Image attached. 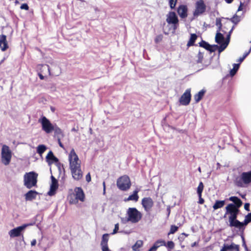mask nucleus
Returning <instances> with one entry per match:
<instances>
[{
	"label": "nucleus",
	"instance_id": "47",
	"mask_svg": "<svg viewBox=\"0 0 251 251\" xmlns=\"http://www.w3.org/2000/svg\"><path fill=\"white\" fill-rule=\"evenodd\" d=\"M102 251H111L108 246V244H100Z\"/></svg>",
	"mask_w": 251,
	"mask_h": 251
},
{
	"label": "nucleus",
	"instance_id": "2",
	"mask_svg": "<svg viewBox=\"0 0 251 251\" xmlns=\"http://www.w3.org/2000/svg\"><path fill=\"white\" fill-rule=\"evenodd\" d=\"M166 22L168 25L164 28V33L166 35H168L170 32L174 33L179 26L178 17H167Z\"/></svg>",
	"mask_w": 251,
	"mask_h": 251
},
{
	"label": "nucleus",
	"instance_id": "8",
	"mask_svg": "<svg viewBox=\"0 0 251 251\" xmlns=\"http://www.w3.org/2000/svg\"><path fill=\"white\" fill-rule=\"evenodd\" d=\"M1 155V162L6 166L9 165L12 157V152L8 146L6 145L2 146Z\"/></svg>",
	"mask_w": 251,
	"mask_h": 251
},
{
	"label": "nucleus",
	"instance_id": "43",
	"mask_svg": "<svg viewBox=\"0 0 251 251\" xmlns=\"http://www.w3.org/2000/svg\"><path fill=\"white\" fill-rule=\"evenodd\" d=\"M241 237L242 241V246L244 248L245 251H249V250L246 245L245 239L243 234H241Z\"/></svg>",
	"mask_w": 251,
	"mask_h": 251
},
{
	"label": "nucleus",
	"instance_id": "61",
	"mask_svg": "<svg viewBox=\"0 0 251 251\" xmlns=\"http://www.w3.org/2000/svg\"><path fill=\"white\" fill-rule=\"evenodd\" d=\"M251 51V48L249 50L248 52H246L244 53V54L243 55V57L245 59V58L250 54V52Z\"/></svg>",
	"mask_w": 251,
	"mask_h": 251
},
{
	"label": "nucleus",
	"instance_id": "21",
	"mask_svg": "<svg viewBox=\"0 0 251 251\" xmlns=\"http://www.w3.org/2000/svg\"><path fill=\"white\" fill-rule=\"evenodd\" d=\"M139 191V189L138 188L136 189L133 192V194L129 195L127 198H126L124 200L125 201H133L135 202L137 201L139 199V196L138 193Z\"/></svg>",
	"mask_w": 251,
	"mask_h": 251
},
{
	"label": "nucleus",
	"instance_id": "9",
	"mask_svg": "<svg viewBox=\"0 0 251 251\" xmlns=\"http://www.w3.org/2000/svg\"><path fill=\"white\" fill-rule=\"evenodd\" d=\"M191 100L190 89H187L179 99V102L182 105H188Z\"/></svg>",
	"mask_w": 251,
	"mask_h": 251
},
{
	"label": "nucleus",
	"instance_id": "46",
	"mask_svg": "<svg viewBox=\"0 0 251 251\" xmlns=\"http://www.w3.org/2000/svg\"><path fill=\"white\" fill-rule=\"evenodd\" d=\"M162 39H163V35L162 34H159L156 36V37L154 39V42L155 43L158 44L162 40Z\"/></svg>",
	"mask_w": 251,
	"mask_h": 251
},
{
	"label": "nucleus",
	"instance_id": "60",
	"mask_svg": "<svg viewBox=\"0 0 251 251\" xmlns=\"http://www.w3.org/2000/svg\"><path fill=\"white\" fill-rule=\"evenodd\" d=\"M222 26H218V29L217 30V32H220V31H222V32L224 33H226V31L222 29Z\"/></svg>",
	"mask_w": 251,
	"mask_h": 251
},
{
	"label": "nucleus",
	"instance_id": "5",
	"mask_svg": "<svg viewBox=\"0 0 251 251\" xmlns=\"http://www.w3.org/2000/svg\"><path fill=\"white\" fill-rule=\"evenodd\" d=\"M35 220L29 223L24 224L22 226L15 227L9 231V235L11 238L20 237L22 235L25 229L29 226H32L35 224Z\"/></svg>",
	"mask_w": 251,
	"mask_h": 251
},
{
	"label": "nucleus",
	"instance_id": "23",
	"mask_svg": "<svg viewBox=\"0 0 251 251\" xmlns=\"http://www.w3.org/2000/svg\"><path fill=\"white\" fill-rule=\"evenodd\" d=\"M159 244H161V246H165L166 242L164 240L159 239L157 240L152 245L151 247L148 251H156L158 247H159Z\"/></svg>",
	"mask_w": 251,
	"mask_h": 251
},
{
	"label": "nucleus",
	"instance_id": "64",
	"mask_svg": "<svg viewBox=\"0 0 251 251\" xmlns=\"http://www.w3.org/2000/svg\"><path fill=\"white\" fill-rule=\"evenodd\" d=\"M43 67L45 69H47L48 71V72H49V73H50V67L48 65H43Z\"/></svg>",
	"mask_w": 251,
	"mask_h": 251
},
{
	"label": "nucleus",
	"instance_id": "17",
	"mask_svg": "<svg viewBox=\"0 0 251 251\" xmlns=\"http://www.w3.org/2000/svg\"><path fill=\"white\" fill-rule=\"evenodd\" d=\"M204 188V185L202 182H200L197 189V193L199 197L198 203L202 204L204 202V200L202 198V193Z\"/></svg>",
	"mask_w": 251,
	"mask_h": 251
},
{
	"label": "nucleus",
	"instance_id": "29",
	"mask_svg": "<svg viewBox=\"0 0 251 251\" xmlns=\"http://www.w3.org/2000/svg\"><path fill=\"white\" fill-rule=\"evenodd\" d=\"M226 203V200H216L213 205L214 210L223 207Z\"/></svg>",
	"mask_w": 251,
	"mask_h": 251
},
{
	"label": "nucleus",
	"instance_id": "50",
	"mask_svg": "<svg viewBox=\"0 0 251 251\" xmlns=\"http://www.w3.org/2000/svg\"><path fill=\"white\" fill-rule=\"evenodd\" d=\"M230 37H231V35H230V33L227 34L226 36V39L224 40V41L223 42L225 43L226 44L228 45V44L230 42Z\"/></svg>",
	"mask_w": 251,
	"mask_h": 251
},
{
	"label": "nucleus",
	"instance_id": "33",
	"mask_svg": "<svg viewBox=\"0 0 251 251\" xmlns=\"http://www.w3.org/2000/svg\"><path fill=\"white\" fill-rule=\"evenodd\" d=\"M47 147L44 144H40L36 148V152L39 155L42 154L47 150Z\"/></svg>",
	"mask_w": 251,
	"mask_h": 251
},
{
	"label": "nucleus",
	"instance_id": "45",
	"mask_svg": "<svg viewBox=\"0 0 251 251\" xmlns=\"http://www.w3.org/2000/svg\"><path fill=\"white\" fill-rule=\"evenodd\" d=\"M54 164H55V165L57 166V167L58 169V171L60 173H61L62 168L64 171V165L63 164L59 162V160L58 161V162L57 163H55Z\"/></svg>",
	"mask_w": 251,
	"mask_h": 251
},
{
	"label": "nucleus",
	"instance_id": "39",
	"mask_svg": "<svg viewBox=\"0 0 251 251\" xmlns=\"http://www.w3.org/2000/svg\"><path fill=\"white\" fill-rule=\"evenodd\" d=\"M109 234L108 233H105L103 234L102 236L100 244H107L109 240Z\"/></svg>",
	"mask_w": 251,
	"mask_h": 251
},
{
	"label": "nucleus",
	"instance_id": "30",
	"mask_svg": "<svg viewBox=\"0 0 251 251\" xmlns=\"http://www.w3.org/2000/svg\"><path fill=\"white\" fill-rule=\"evenodd\" d=\"M69 159L73 160L74 162H78L79 158L74 149H72L70 151L69 155Z\"/></svg>",
	"mask_w": 251,
	"mask_h": 251
},
{
	"label": "nucleus",
	"instance_id": "4",
	"mask_svg": "<svg viewBox=\"0 0 251 251\" xmlns=\"http://www.w3.org/2000/svg\"><path fill=\"white\" fill-rule=\"evenodd\" d=\"M127 221L132 223L139 222L142 218V214L135 207H129L126 211Z\"/></svg>",
	"mask_w": 251,
	"mask_h": 251
},
{
	"label": "nucleus",
	"instance_id": "10",
	"mask_svg": "<svg viewBox=\"0 0 251 251\" xmlns=\"http://www.w3.org/2000/svg\"><path fill=\"white\" fill-rule=\"evenodd\" d=\"M206 9V5L203 0H199L196 3V9L193 13V16H198L203 14Z\"/></svg>",
	"mask_w": 251,
	"mask_h": 251
},
{
	"label": "nucleus",
	"instance_id": "38",
	"mask_svg": "<svg viewBox=\"0 0 251 251\" xmlns=\"http://www.w3.org/2000/svg\"><path fill=\"white\" fill-rule=\"evenodd\" d=\"M228 249L229 251H239V246L232 243L230 245H228Z\"/></svg>",
	"mask_w": 251,
	"mask_h": 251
},
{
	"label": "nucleus",
	"instance_id": "63",
	"mask_svg": "<svg viewBox=\"0 0 251 251\" xmlns=\"http://www.w3.org/2000/svg\"><path fill=\"white\" fill-rule=\"evenodd\" d=\"M245 217H247V219L249 220L251 222V212L249 213L247 215L245 216Z\"/></svg>",
	"mask_w": 251,
	"mask_h": 251
},
{
	"label": "nucleus",
	"instance_id": "1",
	"mask_svg": "<svg viewBox=\"0 0 251 251\" xmlns=\"http://www.w3.org/2000/svg\"><path fill=\"white\" fill-rule=\"evenodd\" d=\"M38 174L34 171L26 173L24 176V185L27 189L37 186Z\"/></svg>",
	"mask_w": 251,
	"mask_h": 251
},
{
	"label": "nucleus",
	"instance_id": "48",
	"mask_svg": "<svg viewBox=\"0 0 251 251\" xmlns=\"http://www.w3.org/2000/svg\"><path fill=\"white\" fill-rule=\"evenodd\" d=\"M177 0H169V4L171 9L175 8Z\"/></svg>",
	"mask_w": 251,
	"mask_h": 251
},
{
	"label": "nucleus",
	"instance_id": "7",
	"mask_svg": "<svg viewBox=\"0 0 251 251\" xmlns=\"http://www.w3.org/2000/svg\"><path fill=\"white\" fill-rule=\"evenodd\" d=\"M131 185L130 178L127 175L122 176L117 179V187L122 191H126L128 190L130 188Z\"/></svg>",
	"mask_w": 251,
	"mask_h": 251
},
{
	"label": "nucleus",
	"instance_id": "26",
	"mask_svg": "<svg viewBox=\"0 0 251 251\" xmlns=\"http://www.w3.org/2000/svg\"><path fill=\"white\" fill-rule=\"evenodd\" d=\"M206 92V90L204 89H202L200 91H199L198 93L195 94L194 96V100H195L196 103L199 102L203 97L205 93Z\"/></svg>",
	"mask_w": 251,
	"mask_h": 251
},
{
	"label": "nucleus",
	"instance_id": "52",
	"mask_svg": "<svg viewBox=\"0 0 251 251\" xmlns=\"http://www.w3.org/2000/svg\"><path fill=\"white\" fill-rule=\"evenodd\" d=\"M216 25L217 26H223V24L222 23V20L220 18H217L216 20Z\"/></svg>",
	"mask_w": 251,
	"mask_h": 251
},
{
	"label": "nucleus",
	"instance_id": "16",
	"mask_svg": "<svg viewBox=\"0 0 251 251\" xmlns=\"http://www.w3.org/2000/svg\"><path fill=\"white\" fill-rule=\"evenodd\" d=\"M75 199L83 202L85 200V194L81 187H77L75 189Z\"/></svg>",
	"mask_w": 251,
	"mask_h": 251
},
{
	"label": "nucleus",
	"instance_id": "35",
	"mask_svg": "<svg viewBox=\"0 0 251 251\" xmlns=\"http://www.w3.org/2000/svg\"><path fill=\"white\" fill-rule=\"evenodd\" d=\"M143 242L142 240H137L136 242L132 247L134 251H139V248L143 246Z\"/></svg>",
	"mask_w": 251,
	"mask_h": 251
},
{
	"label": "nucleus",
	"instance_id": "36",
	"mask_svg": "<svg viewBox=\"0 0 251 251\" xmlns=\"http://www.w3.org/2000/svg\"><path fill=\"white\" fill-rule=\"evenodd\" d=\"M233 68L230 70V75L231 76H233L238 71L239 67H240V63L236 64L234 63L233 65Z\"/></svg>",
	"mask_w": 251,
	"mask_h": 251
},
{
	"label": "nucleus",
	"instance_id": "12",
	"mask_svg": "<svg viewBox=\"0 0 251 251\" xmlns=\"http://www.w3.org/2000/svg\"><path fill=\"white\" fill-rule=\"evenodd\" d=\"M141 204L145 210L148 212L153 206V201L151 197H145L142 200Z\"/></svg>",
	"mask_w": 251,
	"mask_h": 251
},
{
	"label": "nucleus",
	"instance_id": "22",
	"mask_svg": "<svg viewBox=\"0 0 251 251\" xmlns=\"http://www.w3.org/2000/svg\"><path fill=\"white\" fill-rule=\"evenodd\" d=\"M188 8L186 5H180L177 8L178 16H187Z\"/></svg>",
	"mask_w": 251,
	"mask_h": 251
},
{
	"label": "nucleus",
	"instance_id": "41",
	"mask_svg": "<svg viewBox=\"0 0 251 251\" xmlns=\"http://www.w3.org/2000/svg\"><path fill=\"white\" fill-rule=\"evenodd\" d=\"M178 229V227L175 225H172L171 226L170 231L168 233V235L174 234L176 233Z\"/></svg>",
	"mask_w": 251,
	"mask_h": 251
},
{
	"label": "nucleus",
	"instance_id": "59",
	"mask_svg": "<svg viewBox=\"0 0 251 251\" xmlns=\"http://www.w3.org/2000/svg\"><path fill=\"white\" fill-rule=\"evenodd\" d=\"M121 222L123 224H126V223L129 222V221H127V218H121Z\"/></svg>",
	"mask_w": 251,
	"mask_h": 251
},
{
	"label": "nucleus",
	"instance_id": "53",
	"mask_svg": "<svg viewBox=\"0 0 251 251\" xmlns=\"http://www.w3.org/2000/svg\"><path fill=\"white\" fill-rule=\"evenodd\" d=\"M228 244H224L223 247L221 249L220 251H229V249H228Z\"/></svg>",
	"mask_w": 251,
	"mask_h": 251
},
{
	"label": "nucleus",
	"instance_id": "42",
	"mask_svg": "<svg viewBox=\"0 0 251 251\" xmlns=\"http://www.w3.org/2000/svg\"><path fill=\"white\" fill-rule=\"evenodd\" d=\"M165 246H166L169 250H172L174 248L175 244L173 241H169L167 242V244H166Z\"/></svg>",
	"mask_w": 251,
	"mask_h": 251
},
{
	"label": "nucleus",
	"instance_id": "54",
	"mask_svg": "<svg viewBox=\"0 0 251 251\" xmlns=\"http://www.w3.org/2000/svg\"><path fill=\"white\" fill-rule=\"evenodd\" d=\"M57 142L58 143L59 146L62 149H64V146L63 144L61 142V138L60 137H58V138H57Z\"/></svg>",
	"mask_w": 251,
	"mask_h": 251
},
{
	"label": "nucleus",
	"instance_id": "57",
	"mask_svg": "<svg viewBox=\"0 0 251 251\" xmlns=\"http://www.w3.org/2000/svg\"><path fill=\"white\" fill-rule=\"evenodd\" d=\"M86 180L88 182H89L91 180V177L90 173H88L86 176Z\"/></svg>",
	"mask_w": 251,
	"mask_h": 251
},
{
	"label": "nucleus",
	"instance_id": "40",
	"mask_svg": "<svg viewBox=\"0 0 251 251\" xmlns=\"http://www.w3.org/2000/svg\"><path fill=\"white\" fill-rule=\"evenodd\" d=\"M219 47L218 48V51L219 53H220L222 51H223L227 47L228 45L226 44L225 43L223 42L219 44Z\"/></svg>",
	"mask_w": 251,
	"mask_h": 251
},
{
	"label": "nucleus",
	"instance_id": "62",
	"mask_svg": "<svg viewBox=\"0 0 251 251\" xmlns=\"http://www.w3.org/2000/svg\"><path fill=\"white\" fill-rule=\"evenodd\" d=\"M167 217H168L170 214L171 213V208L170 206H168L167 208Z\"/></svg>",
	"mask_w": 251,
	"mask_h": 251
},
{
	"label": "nucleus",
	"instance_id": "28",
	"mask_svg": "<svg viewBox=\"0 0 251 251\" xmlns=\"http://www.w3.org/2000/svg\"><path fill=\"white\" fill-rule=\"evenodd\" d=\"M241 222L239 220H236L235 222H234L232 224L229 226L230 227H235L237 228H238L240 231H241L242 234H243L244 230H245L244 227L242 225Z\"/></svg>",
	"mask_w": 251,
	"mask_h": 251
},
{
	"label": "nucleus",
	"instance_id": "34",
	"mask_svg": "<svg viewBox=\"0 0 251 251\" xmlns=\"http://www.w3.org/2000/svg\"><path fill=\"white\" fill-rule=\"evenodd\" d=\"M240 212L235 213L234 214H232L230 215L228 217V222H229V226L235 222L237 219V216L239 215Z\"/></svg>",
	"mask_w": 251,
	"mask_h": 251
},
{
	"label": "nucleus",
	"instance_id": "11",
	"mask_svg": "<svg viewBox=\"0 0 251 251\" xmlns=\"http://www.w3.org/2000/svg\"><path fill=\"white\" fill-rule=\"evenodd\" d=\"M51 184H50V190L48 192V195L50 196H52L56 194V191L58 188V182L52 175L50 176Z\"/></svg>",
	"mask_w": 251,
	"mask_h": 251
},
{
	"label": "nucleus",
	"instance_id": "20",
	"mask_svg": "<svg viewBox=\"0 0 251 251\" xmlns=\"http://www.w3.org/2000/svg\"><path fill=\"white\" fill-rule=\"evenodd\" d=\"M0 48L2 51H5L8 48L6 36L3 34L0 35Z\"/></svg>",
	"mask_w": 251,
	"mask_h": 251
},
{
	"label": "nucleus",
	"instance_id": "27",
	"mask_svg": "<svg viewBox=\"0 0 251 251\" xmlns=\"http://www.w3.org/2000/svg\"><path fill=\"white\" fill-rule=\"evenodd\" d=\"M54 129L53 131H54V137L58 138V137H60V138H61L64 136L63 131L56 124H55V126H54Z\"/></svg>",
	"mask_w": 251,
	"mask_h": 251
},
{
	"label": "nucleus",
	"instance_id": "32",
	"mask_svg": "<svg viewBox=\"0 0 251 251\" xmlns=\"http://www.w3.org/2000/svg\"><path fill=\"white\" fill-rule=\"evenodd\" d=\"M225 40V37L224 35L221 32H216L215 41V42L218 44L222 43Z\"/></svg>",
	"mask_w": 251,
	"mask_h": 251
},
{
	"label": "nucleus",
	"instance_id": "14",
	"mask_svg": "<svg viewBox=\"0 0 251 251\" xmlns=\"http://www.w3.org/2000/svg\"><path fill=\"white\" fill-rule=\"evenodd\" d=\"M225 209L226 213L224 216V218H225L226 217V215L227 214L230 215L232 214L240 212V210L239 208L234 207V205L233 204L231 205L229 203L226 206Z\"/></svg>",
	"mask_w": 251,
	"mask_h": 251
},
{
	"label": "nucleus",
	"instance_id": "44",
	"mask_svg": "<svg viewBox=\"0 0 251 251\" xmlns=\"http://www.w3.org/2000/svg\"><path fill=\"white\" fill-rule=\"evenodd\" d=\"M203 58V53L199 51V53L198 54V60L197 61V63H201L202 62Z\"/></svg>",
	"mask_w": 251,
	"mask_h": 251
},
{
	"label": "nucleus",
	"instance_id": "55",
	"mask_svg": "<svg viewBox=\"0 0 251 251\" xmlns=\"http://www.w3.org/2000/svg\"><path fill=\"white\" fill-rule=\"evenodd\" d=\"M28 8H29V7H28L27 4H26L25 3L22 4L21 6V8L22 9L28 10Z\"/></svg>",
	"mask_w": 251,
	"mask_h": 251
},
{
	"label": "nucleus",
	"instance_id": "13",
	"mask_svg": "<svg viewBox=\"0 0 251 251\" xmlns=\"http://www.w3.org/2000/svg\"><path fill=\"white\" fill-rule=\"evenodd\" d=\"M46 160L48 165H50L53 163H57L59 159L54 155L51 151H50L46 157Z\"/></svg>",
	"mask_w": 251,
	"mask_h": 251
},
{
	"label": "nucleus",
	"instance_id": "25",
	"mask_svg": "<svg viewBox=\"0 0 251 251\" xmlns=\"http://www.w3.org/2000/svg\"><path fill=\"white\" fill-rule=\"evenodd\" d=\"M198 36L196 33H191L189 41L187 42V46L188 47L196 46L195 43Z\"/></svg>",
	"mask_w": 251,
	"mask_h": 251
},
{
	"label": "nucleus",
	"instance_id": "37",
	"mask_svg": "<svg viewBox=\"0 0 251 251\" xmlns=\"http://www.w3.org/2000/svg\"><path fill=\"white\" fill-rule=\"evenodd\" d=\"M230 204L232 205L233 204L234 205V207H236L238 208H240V207L242 205L243 202L242 200L239 198H237V200L235 201V202L233 203H230Z\"/></svg>",
	"mask_w": 251,
	"mask_h": 251
},
{
	"label": "nucleus",
	"instance_id": "3",
	"mask_svg": "<svg viewBox=\"0 0 251 251\" xmlns=\"http://www.w3.org/2000/svg\"><path fill=\"white\" fill-rule=\"evenodd\" d=\"M234 184L239 187H243L244 185L251 183V171L243 172L240 176H237L234 180Z\"/></svg>",
	"mask_w": 251,
	"mask_h": 251
},
{
	"label": "nucleus",
	"instance_id": "19",
	"mask_svg": "<svg viewBox=\"0 0 251 251\" xmlns=\"http://www.w3.org/2000/svg\"><path fill=\"white\" fill-rule=\"evenodd\" d=\"M199 45L200 47L204 48L210 53L214 52L216 51V49H211V45L204 40H201V41L199 43Z\"/></svg>",
	"mask_w": 251,
	"mask_h": 251
},
{
	"label": "nucleus",
	"instance_id": "15",
	"mask_svg": "<svg viewBox=\"0 0 251 251\" xmlns=\"http://www.w3.org/2000/svg\"><path fill=\"white\" fill-rule=\"evenodd\" d=\"M39 193L35 190H30L26 193L24 196L26 201H32L35 199Z\"/></svg>",
	"mask_w": 251,
	"mask_h": 251
},
{
	"label": "nucleus",
	"instance_id": "24",
	"mask_svg": "<svg viewBox=\"0 0 251 251\" xmlns=\"http://www.w3.org/2000/svg\"><path fill=\"white\" fill-rule=\"evenodd\" d=\"M71 173L73 177L77 180H79L82 177V172L80 169V168L74 170V172L71 171Z\"/></svg>",
	"mask_w": 251,
	"mask_h": 251
},
{
	"label": "nucleus",
	"instance_id": "56",
	"mask_svg": "<svg viewBox=\"0 0 251 251\" xmlns=\"http://www.w3.org/2000/svg\"><path fill=\"white\" fill-rule=\"evenodd\" d=\"M238 197L237 196H231V197H230L227 200L229 201H231L232 202V203H233L234 202H235V201L236 200H237Z\"/></svg>",
	"mask_w": 251,
	"mask_h": 251
},
{
	"label": "nucleus",
	"instance_id": "49",
	"mask_svg": "<svg viewBox=\"0 0 251 251\" xmlns=\"http://www.w3.org/2000/svg\"><path fill=\"white\" fill-rule=\"evenodd\" d=\"M242 225L244 227V229H245L246 226L250 223L251 222L249 220L247 219V217H245V219L243 222H241Z\"/></svg>",
	"mask_w": 251,
	"mask_h": 251
},
{
	"label": "nucleus",
	"instance_id": "51",
	"mask_svg": "<svg viewBox=\"0 0 251 251\" xmlns=\"http://www.w3.org/2000/svg\"><path fill=\"white\" fill-rule=\"evenodd\" d=\"M119 229V225L118 223H117L115 225L114 228L113 232L111 234H115L117 233L118 232Z\"/></svg>",
	"mask_w": 251,
	"mask_h": 251
},
{
	"label": "nucleus",
	"instance_id": "18",
	"mask_svg": "<svg viewBox=\"0 0 251 251\" xmlns=\"http://www.w3.org/2000/svg\"><path fill=\"white\" fill-rule=\"evenodd\" d=\"M222 18L225 19L227 20L226 23H224L225 25L224 26V28H226V26H228L230 24V22L233 23L234 25H237L241 20V17H231V18H224V17H222Z\"/></svg>",
	"mask_w": 251,
	"mask_h": 251
},
{
	"label": "nucleus",
	"instance_id": "58",
	"mask_svg": "<svg viewBox=\"0 0 251 251\" xmlns=\"http://www.w3.org/2000/svg\"><path fill=\"white\" fill-rule=\"evenodd\" d=\"M250 204L249 203H245L244 204L245 209L247 211H249L250 210Z\"/></svg>",
	"mask_w": 251,
	"mask_h": 251
},
{
	"label": "nucleus",
	"instance_id": "6",
	"mask_svg": "<svg viewBox=\"0 0 251 251\" xmlns=\"http://www.w3.org/2000/svg\"><path fill=\"white\" fill-rule=\"evenodd\" d=\"M38 123L41 125L42 129L47 134L51 133L54 129V126L46 117L42 115L39 119Z\"/></svg>",
	"mask_w": 251,
	"mask_h": 251
},
{
	"label": "nucleus",
	"instance_id": "31",
	"mask_svg": "<svg viewBox=\"0 0 251 251\" xmlns=\"http://www.w3.org/2000/svg\"><path fill=\"white\" fill-rule=\"evenodd\" d=\"M70 168L71 171L74 172L75 170L79 169L80 168V163L78 162H74L73 160L69 159Z\"/></svg>",
	"mask_w": 251,
	"mask_h": 251
}]
</instances>
